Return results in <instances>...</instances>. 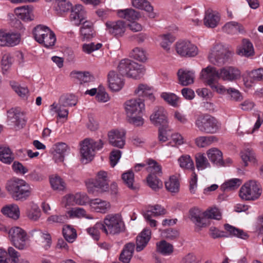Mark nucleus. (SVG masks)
<instances>
[{
    "label": "nucleus",
    "instance_id": "nucleus-37",
    "mask_svg": "<svg viewBox=\"0 0 263 263\" xmlns=\"http://www.w3.org/2000/svg\"><path fill=\"white\" fill-rule=\"evenodd\" d=\"M50 29L44 25H39L33 30L34 37L38 43L43 41L42 39L50 32Z\"/></svg>",
    "mask_w": 263,
    "mask_h": 263
},
{
    "label": "nucleus",
    "instance_id": "nucleus-34",
    "mask_svg": "<svg viewBox=\"0 0 263 263\" xmlns=\"http://www.w3.org/2000/svg\"><path fill=\"white\" fill-rule=\"evenodd\" d=\"M218 141L217 138L215 136H203L197 137L195 143L197 146L200 148L208 147L214 142Z\"/></svg>",
    "mask_w": 263,
    "mask_h": 263
},
{
    "label": "nucleus",
    "instance_id": "nucleus-23",
    "mask_svg": "<svg viewBox=\"0 0 263 263\" xmlns=\"http://www.w3.org/2000/svg\"><path fill=\"white\" fill-rule=\"evenodd\" d=\"M220 21V15L212 10L205 11L203 19V24L208 28H214L216 27Z\"/></svg>",
    "mask_w": 263,
    "mask_h": 263
},
{
    "label": "nucleus",
    "instance_id": "nucleus-46",
    "mask_svg": "<svg viewBox=\"0 0 263 263\" xmlns=\"http://www.w3.org/2000/svg\"><path fill=\"white\" fill-rule=\"evenodd\" d=\"M159 40L161 47L168 51L170 49V45L175 40V38L171 33H167L159 35Z\"/></svg>",
    "mask_w": 263,
    "mask_h": 263
},
{
    "label": "nucleus",
    "instance_id": "nucleus-21",
    "mask_svg": "<svg viewBox=\"0 0 263 263\" xmlns=\"http://www.w3.org/2000/svg\"><path fill=\"white\" fill-rule=\"evenodd\" d=\"M65 206L73 205L76 203L79 205L90 204V199L86 194L84 193H77L74 195H69L65 197Z\"/></svg>",
    "mask_w": 263,
    "mask_h": 263
},
{
    "label": "nucleus",
    "instance_id": "nucleus-27",
    "mask_svg": "<svg viewBox=\"0 0 263 263\" xmlns=\"http://www.w3.org/2000/svg\"><path fill=\"white\" fill-rule=\"evenodd\" d=\"M151 231L149 229H144L136 238V250L140 252L143 250L150 240Z\"/></svg>",
    "mask_w": 263,
    "mask_h": 263
},
{
    "label": "nucleus",
    "instance_id": "nucleus-18",
    "mask_svg": "<svg viewBox=\"0 0 263 263\" xmlns=\"http://www.w3.org/2000/svg\"><path fill=\"white\" fill-rule=\"evenodd\" d=\"M86 12L84 7L81 5H76L72 8L70 20L76 26H79L81 23L87 20Z\"/></svg>",
    "mask_w": 263,
    "mask_h": 263
},
{
    "label": "nucleus",
    "instance_id": "nucleus-12",
    "mask_svg": "<svg viewBox=\"0 0 263 263\" xmlns=\"http://www.w3.org/2000/svg\"><path fill=\"white\" fill-rule=\"evenodd\" d=\"M145 105L140 99H131L125 103V108L127 117H132L135 115L142 114L144 109Z\"/></svg>",
    "mask_w": 263,
    "mask_h": 263
},
{
    "label": "nucleus",
    "instance_id": "nucleus-25",
    "mask_svg": "<svg viewBox=\"0 0 263 263\" xmlns=\"http://www.w3.org/2000/svg\"><path fill=\"white\" fill-rule=\"evenodd\" d=\"M223 32L230 34H245L246 33L244 26L240 23L231 21L227 23L222 28Z\"/></svg>",
    "mask_w": 263,
    "mask_h": 263
},
{
    "label": "nucleus",
    "instance_id": "nucleus-39",
    "mask_svg": "<svg viewBox=\"0 0 263 263\" xmlns=\"http://www.w3.org/2000/svg\"><path fill=\"white\" fill-rule=\"evenodd\" d=\"M26 215L30 220L36 221L40 218L41 211L36 204L31 202L30 207L27 210Z\"/></svg>",
    "mask_w": 263,
    "mask_h": 263
},
{
    "label": "nucleus",
    "instance_id": "nucleus-36",
    "mask_svg": "<svg viewBox=\"0 0 263 263\" xmlns=\"http://www.w3.org/2000/svg\"><path fill=\"white\" fill-rule=\"evenodd\" d=\"M122 179L124 183L130 190L136 191L139 186L137 184H134V174L132 171H128L122 175Z\"/></svg>",
    "mask_w": 263,
    "mask_h": 263
},
{
    "label": "nucleus",
    "instance_id": "nucleus-49",
    "mask_svg": "<svg viewBox=\"0 0 263 263\" xmlns=\"http://www.w3.org/2000/svg\"><path fill=\"white\" fill-rule=\"evenodd\" d=\"M63 235L65 240L68 242H73L77 238L76 230L68 225L63 228Z\"/></svg>",
    "mask_w": 263,
    "mask_h": 263
},
{
    "label": "nucleus",
    "instance_id": "nucleus-9",
    "mask_svg": "<svg viewBox=\"0 0 263 263\" xmlns=\"http://www.w3.org/2000/svg\"><path fill=\"white\" fill-rule=\"evenodd\" d=\"M9 237L15 247L19 250L26 248V241L27 239L26 232L18 227L11 228L8 232Z\"/></svg>",
    "mask_w": 263,
    "mask_h": 263
},
{
    "label": "nucleus",
    "instance_id": "nucleus-2",
    "mask_svg": "<svg viewBox=\"0 0 263 263\" xmlns=\"http://www.w3.org/2000/svg\"><path fill=\"white\" fill-rule=\"evenodd\" d=\"M195 125L199 131L208 134H216L221 129V123L209 114L199 115L196 117Z\"/></svg>",
    "mask_w": 263,
    "mask_h": 263
},
{
    "label": "nucleus",
    "instance_id": "nucleus-6",
    "mask_svg": "<svg viewBox=\"0 0 263 263\" xmlns=\"http://www.w3.org/2000/svg\"><path fill=\"white\" fill-rule=\"evenodd\" d=\"M103 144L101 140L95 141L92 139H85L81 144L80 149L82 161L87 163L91 161L95 156V151L101 149Z\"/></svg>",
    "mask_w": 263,
    "mask_h": 263
},
{
    "label": "nucleus",
    "instance_id": "nucleus-8",
    "mask_svg": "<svg viewBox=\"0 0 263 263\" xmlns=\"http://www.w3.org/2000/svg\"><path fill=\"white\" fill-rule=\"evenodd\" d=\"M261 194L260 185L255 180H250L246 182L239 190V197L245 200H255Z\"/></svg>",
    "mask_w": 263,
    "mask_h": 263
},
{
    "label": "nucleus",
    "instance_id": "nucleus-29",
    "mask_svg": "<svg viewBox=\"0 0 263 263\" xmlns=\"http://www.w3.org/2000/svg\"><path fill=\"white\" fill-rule=\"evenodd\" d=\"M89 205L92 210L101 213H106L110 208L109 202L99 198L91 199Z\"/></svg>",
    "mask_w": 263,
    "mask_h": 263
},
{
    "label": "nucleus",
    "instance_id": "nucleus-28",
    "mask_svg": "<svg viewBox=\"0 0 263 263\" xmlns=\"http://www.w3.org/2000/svg\"><path fill=\"white\" fill-rule=\"evenodd\" d=\"M14 12L17 17L25 21L33 20V7L31 6H24L15 9Z\"/></svg>",
    "mask_w": 263,
    "mask_h": 263
},
{
    "label": "nucleus",
    "instance_id": "nucleus-52",
    "mask_svg": "<svg viewBox=\"0 0 263 263\" xmlns=\"http://www.w3.org/2000/svg\"><path fill=\"white\" fill-rule=\"evenodd\" d=\"M54 7L57 13L62 14L72 9V5L67 0H59L54 4Z\"/></svg>",
    "mask_w": 263,
    "mask_h": 263
},
{
    "label": "nucleus",
    "instance_id": "nucleus-47",
    "mask_svg": "<svg viewBox=\"0 0 263 263\" xmlns=\"http://www.w3.org/2000/svg\"><path fill=\"white\" fill-rule=\"evenodd\" d=\"M147 167L146 168L149 174L153 176H160L162 174L161 166L155 160L149 159L147 162Z\"/></svg>",
    "mask_w": 263,
    "mask_h": 263
},
{
    "label": "nucleus",
    "instance_id": "nucleus-60",
    "mask_svg": "<svg viewBox=\"0 0 263 263\" xmlns=\"http://www.w3.org/2000/svg\"><path fill=\"white\" fill-rule=\"evenodd\" d=\"M74 77L80 84L88 83L93 80V77L88 72L76 71L73 73Z\"/></svg>",
    "mask_w": 263,
    "mask_h": 263
},
{
    "label": "nucleus",
    "instance_id": "nucleus-13",
    "mask_svg": "<svg viewBox=\"0 0 263 263\" xmlns=\"http://www.w3.org/2000/svg\"><path fill=\"white\" fill-rule=\"evenodd\" d=\"M106 30L116 37L122 36L126 30V24L122 21H108L105 23Z\"/></svg>",
    "mask_w": 263,
    "mask_h": 263
},
{
    "label": "nucleus",
    "instance_id": "nucleus-43",
    "mask_svg": "<svg viewBox=\"0 0 263 263\" xmlns=\"http://www.w3.org/2000/svg\"><path fill=\"white\" fill-rule=\"evenodd\" d=\"M180 167L183 169L194 171L195 166L193 160L189 155H183L178 159Z\"/></svg>",
    "mask_w": 263,
    "mask_h": 263
},
{
    "label": "nucleus",
    "instance_id": "nucleus-32",
    "mask_svg": "<svg viewBox=\"0 0 263 263\" xmlns=\"http://www.w3.org/2000/svg\"><path fill=\"white\" fill-rule=\"evenodd\" d=\"M191 219L195 222L196 224L200 227H206L208 224V219L205 218L203 213L198 209H193L190 210Z\"/></svg>",
    "mask_w": 263,
    "mask_h": 263
},
{
    "label": "nucleus",
    "instance_id": "nucleus-38",
    "mask_svg": "<svg viewBox=\"0 0 263 263\" xmlns=\"http://www.w3.org/2000/svg\"><path fill=\"white\" fill-rule=\"evenodd\" d=\"M118 14L120 17L126 19L128 21H135L140 16L138 12L131 8L120 10L118 11Z\"/></svg>",
    "mask_w": 263,
    "mask_h": 263
},
{
    "label": "nucleus",
    "instance_id": "nucleus-17",
    "mask_svg": "<svg viewBox=\"0 0 263 263\" xmlns=\"http://www.w3.org/2000/svg\"><path fill=\"white\" fill-rule=\"evenodd\" d=\"M220 79L226 81H234L240 78L241 72L236 67L227 66L219 70Z\"/></svg>",
    "mask_w": 263,
    "mask_h": 263
},
{
    "label": "nucleus",
    "instance_id": "nucleus-35",
    "mask_svg": "<svg viewBox=\"0 0 263 263\" xmlns=\"http://www.w3.org/2000/svg\"><path fill=\"white\" fill-rule=\"evenodd\" d=\"M32 235L39 236L41 237L42 243V247L45 250H48L51 246L52 239L51 235L47 232H43L40 230H34L32 232Z\"/></svg>",
    "mask_w": 263,
    "mask_h": 263
},
{
    "label": "nucleus",
    "instance_id": "nucleus-59",
    "mask_svg": "<svg viewBox=\"0 0 263 263\" xmlns=\"http://www.w3.org/2000/svg\"><path fill=\"white\" fill-rule=\"evenodd\" d=\"M146 211H150L151 213V215L153 216H159L166 214V210L161 205L156 204L154 206L148 205L146 209Z\"/></svg>",
    "mask_w": 263,
    "mask_h": 263
},
{
    "label": "nucleus",
    "instance_id": "nucleus-16",
    "mask_svg": "<svg viewBox=\"0 0 263 263\" xmlns=\"http://www.w3.org/2000/svg\"><path fill=\"white\" fill-rule=\"evenodd\" d=\"M152 123L156 126H163L168 124L167 112L162 106H157L150 116Z\"/></svg>",
    "mask_w": 263,
    "mask_h": 263
},
{
    "label": "nucleus",
    "instance_id": "nucleus-54",
    "mask_svg": "<svg viewBox=\"0 0 263 263\" xmlns=\"http://www.w3.org/2000/svg\"><path fill=\"white\" fill-rule=\"evenodd\" d=\"M241 157L245 166L248 165V161L253 163L256 162L255 154L252 149H246L243 152L241 153Z\"/></svg>",
    "mask_w": 263,
    "mask_h": 263
},
{
    "label": "nucleus",
    "instance_id": "nucleus-33",
    "mask_svg": "<svg viewBox=\"0 0 263 263\" xmlns=\"http://www.w3.org/2000/svg\"><path fill=\"white\" fill-rule=\"evenodd\" d=\"M14 156L11 149L7 146H0V161L4 163L10 164L14 160Z\"/></svg>",
    "mask_w": 263,
    "mask_h": 263
},
{
    "label": "nucleus",
    "instance_id": "nucleus-7",
    "mask_svg": "<svg viewBox=\"0 0 263 263\" xmlns=\"http://www.w3.org/2000/svg\"><path fill=\"white\" fill-rule=\"evenodd\" d=\"M231 53L222 44L215 45L208 56L209 61L217 66L224 64L229 60Z\"/></svg>",
    "mask_w": 263,
    "mask_h": 263
},
{
    "label": "nucleus",
    "instance_id": "nucleus-53",
    "mask_svg": "<svg viewBox=\"0 0 263 263\" xmlns=\"http://www.w3.org/2000/svg\"><path fill=\"white\" fill-rule=\"evenodd\" d=\"M67 214L70 218H81L84 217L87 219H91L92 217L91 215H87L86 211L81 208H76L67 212Z\"/></svg>",
    "mask_w": 263,
    "mask_h": 263
},
{
    "label": "nucleus",
    "instance_id": "nucleus-20",
    "mask_svg": "<svg viewBox=\"0 0 263 263\" xmlns=\"http://www.w3.org/2000/svg\"><path fill=\"white\" fill-rule=\"evenodd\" d=\"M69 151V147L65 143H58L53 145L50 152L53 155V159L57 163L62 162L65 156Z\"/></svg>",
    "mask_w": 263,
    "mask_h": 263
},
{
    "label": "nucleus",
    "instance_id": "nucleus-22",
    "mask_svg": "<svg viewBox=\"0 0 263 263\" xmlns=\"http://www.w3.org/2000/svg\"><path fill=\"white\" fill-rule=\"evenodd\" d=\"M80 28V37L82 41H87L95 35L93 23L89 20H86L81 23Z\"/></svg>",
    "mask_w": 263,
    "mask_h": 263
},
{
    "label": "nucleus",
    "instance_id": "nucleus-44",
    "mask_svg": "<svg viewBox=\"0 0 263 263\" xmlns=\"http://www.w3.org/2000/svg\"><path fill=\"white\" fill-rule=\"evenodd\" d=\"M77 103V99L72 94L62 95L59 99V105L63 107L75 106Z\"/></svg>",
    "mask_w": 263,
    "mask_h": 263
},
{
    "label": "nucleus",
    "instance_id": "nucleus-14",
    "mask_svg": "<svg viewBox=\"0 0 263 263\" xmlns=\"http://www.w3.org/2000/svg\"><path fill=\"white\" fill-rule=\"evenodd\" d=\"M125 134L124 130H111L108 133L109 143L114 147L122 148L125 144Z\"/></svg>",
    "mask_w": 263,
    "mask_h": 263
},
{
    "label": "nucleus",
    "instance_id": "nucleus-24",
    "mask_svg": "<svg viewBox=\"0 0 263 263\" xmlns=\"http://www.w3.org/2000/svg\"><path fill=\"white\" fill-rule=\"evenodd\" d=\"M177 76L180 85L187 86L194 83L195 72L193 70L180 69L177 72Z\"/></svg>",
    "mask_w": 263,
    "mask_h": 263
},
{
    "label": "nucleus",
    "instance_id": "nucleus-11",
    "mask_svg": "<svg viewBox=\"0 0 263 263\" xmlns=\"http://www.w3.org/2000/svg\"><path fill=\"white\" fill-rule=\"evenodd\" d=\"M176 50L182 57H195L198 54V48L191 42L181 41L176 43Z\"/></svg>",
    "mask_w": 263,
    "mask_h": 263
},
{
    "label": "nucleus",
    "instance_id": "nucleus-15",
    "mask_svg": "<svg viewBox=\"0 0 263 263\" xmlns=\"http://www.w3.org/2000/svg\"><path fill=\"white\" fill-rule=\"evenodd\" d=\"M20 42L18 33L0 30V46H14Z\"/></svg>",
    "mask_w": 263,
    "mask_h": 263
},
{
    "label": "nucleus",
    "instance_id": "nucleus-55",
    "mask_svg": "<svg viewBox=\"0 0 263 263\" xmlns=\"http://www.w3.org/2000/svg\"><path fill=\"white\" fill-rule=\"evenodd\" d=\"M161 97L168 104L174 107H177L178 105L179 98L173 93L164 92L161 93Z\"/></svg>",
    "mask_w": 263,
    "mask_h": 263
},
{
    "label": "nucleus",
    "instance_id": "nucleus-50",
    "mask_svg": "<svg viewBox=\"0 0 263 263\" xmlns=\"http://www.w3.org/2000/svg\"><path fill=\"white\" fill-rule=\"evenodd\" d=\"M165 185L166 190L172 193H177L179 190V182L176 176H172L168 180L165 182Z\"/></svg>",
    "mask_w": 263,
    "mask_h": 263
},
{
    "label": "nucleus",
    "instance_id": "nucleus-26",
    "mask_svg": "<svg viewBox=\"0 0 263 263\" xmlns=\"http://www.w3.org/2000/svg\"><path fill=\"white\" fill-rule=\"evenodd\" d=\"M108 81L109 87L114 91H118L121 89L124 85L123 79L118 77L114 71H110L108 74Z\"/></svg>",
    "mask_w": 263,
    "mask_h": 263
},
{
    "label": "nucleus",
    "instance_id": "nucleus-64",
    "mask_svg": "<svg viewBox=\"0 0 263 263\" xmlns=\"http://www.w3.org/2000/svg\"><path fill=\"white\" fill-rule=\"evenodd\" d=\"M203 215L206 219L207 218H210L219 220L221 218V213L219 209L216 208H213L207 210L205 212H203Z\"/></svg>",
    "mask_w": 263,
    "mask_h": 263
},
{
    "label": "nucleus",
    "instance_id": "nucleus-48",
    "mask_svg": "<svg viewBox=\"0 0 263 263\" xmlns=\"http://www.w3.org/2000/svg\"><path fill=\"white\" fill-rule=\"evenodd\" d=\"M2 212L9 217L16 219L19 217L20 211L17 205L6 206L2 209Z\"/></svg>",
    "mask_w": 263,
    "mask_h": 263
},
{
    "label": "nucleus",
    "instance_id": "nucleus-31",
    "mask_svg": "<svg viewBox=\"0 0 263 263\" xmlns=\"http://www.w3.org/2000/svg\"><path fill=\"white\" fill-rule=\"evenodd\" d=\"M133 6L138 9L144 10L148 13V17L154 18L156 14L153 12V8L147 0H132Z\"/></svg>",
    "mask_w": 263,
    "mask_h": 263
},
{
    "label": "nucleus",
    "instance_id": "nucleus-40",
    "mask_svg": "<svg viewBox=\"0 0 263 263\" xmlns=\"http://www.w3.org/2000/svg\"><path fill=\"white\" fill-rule=\"evenodd\" d=\"M242 47L238 50V54L247 57L253 55L254 48L251 42L248 39H244L242 40Z\"/></svg>",
    "mask_w": 263,
    "mask_h": 263
},
{
    "label": "nucleus",
    "instance_id": "nucleus-1",
    "mask_svg": "<svg viewBox=\"0 0 263 263\" xmlns=\"http://www.w3.org/2000/svg\"><path fill=\"white\" fill-rule=\"evenodd\" d=\"M5 188L11 197L16 201H25L32 195V189L30 184L18 178L8 180Z\"/></svg>",
    "mask_w": 263,
    "mask_h": 263
},
{
    "label": "nucleus",
    "instance_id": "nucleus-61",
    "mask_svg": "<svg viewBox=\"0 0 263 263\" xmlns=\"http://www.w3.org/2000/svg\"><path fill=\"white\" fill-rule=\"evenodd\" d=\"M242 181L238 178L232 179L224 183L221 187L224 190L230 191L238 188L241 184Z\"/></svg>",
    "mask_w": 263,
    "mask_h": 263
},
{
    "label": "nucleus",
    "instance_id": "nucleus-56",
    "mask_svg": "<svg viewBox=\"0 0 263 263\" xmlns=\"http://www.w3.org/2000/svg\"><path fill=\"white\" fill-rule=\"evenodd\" d=\"M10 85L13 90L21 98H26L29 93V90L27 87L21 86L16 82L11 81Z\"/></svg>",
    "mask_w": 263,
    "mask_h": 263
},
{
    "label": "nucleus",
    "instance_id": "nucleus-4",
    "mask_svg": "<svg viewBox=\"0 0 263 263\" xmlns=\"http://www.w3.org/2000/svg\"><path fill=\"white\" fill-rule=\"evenodd\" d=\"M109 174L104 171H99L95 179H89L86 185L89 193L95 194L96 192L100 193L109 191Z\"/></svg>",
    "mask_w": 263,
    "mask_h": 263
},
{
    "label": "nucleus",
    "instance_id": "nucleus-42",
    "mask_svg": "<svg viewBox=\"0 0 263 263\" xmlns=\"http://www.w3.org/2000/svg\"><path fill=\"white\" fill-rule=\"evenodd\" d=\"M195 163L198 171H202L211 167V164L204 154L198 153L195 155Z\"/></svg>",
    "mask_w": 263,
    "mask_h": 263
},
{
    "label": "nucleus",
    "instance_id": "nucleus-41",
    "mask_svg": "<svg viewBox=\"0 0 263 263\" xmlns=\"http://www.w3.org/2000/svg\"><path fill=\"white\" fill-rule=\"evenodd\" d=\"M135 93L139 96L147 97L152 101L155 100L151 88L146 84H140L135 89Z\"/></svg>",
    "mask_w": 263,
    "mask_h": 263
},
{
    "label": "nucleus",
    "instance_id": "nucleus-45",
    "mask_svg": "<svg viewBox=\"0 0 263 263\" xmlns=\"http://www.w3.org/2000/svg\"><path fill=\"white\" fill-rule=\"evenodd\" d=\"M157 251L163 255L171 254L173 252V246L165 240H162L156 243Z\"/></svg>",
    "mask_w": 263,
    "mask_h": 263
},
{
    "label": "nucleus",
    "instance_id": "nucleus-58",
    "mask_svg": "<svg viewBox=\"0 0 263 263\" xmlns=\"http://www.w3.org/2000/svg\"><path fill=\"white\" fill-rule=\"evenodd\" d=\"M50 182L54 190L63 191L65 188V183L59 176H56L50 178Z\"/></svg>",
    "mask_w": 263,
    "mask_h": 263
},
{
    "label": "nucleus",
    "instance_id": "nucleus-51",
    "mask_svg": "<svg viewBox=\"0 0 263 263\" xmlns=\"http://www.w3.org/2000/svg\"><path fill=\"white\" fill-rule=\"evenodd\" d=\"M224 228L231 235L233 236H236L243 239H247L249 237V235L243 230L237 229L229 224H226L224 225Z\"/></svg>",
    "mask_w": 263,
    "mask_h": 263
},
{
    "label": "nucleus",
    "instance_id": "nucleus-19",
    "mask_svg": "<svg viewBox=\"0 0 263 263\" xmlns=\"http://www.w3.org/2000/svg\"><path fill=\"white\" fill-rule=\"evenodd\" d=\"M7 115L9 120H14L12 122L17 128H22L25 125L27 119L20 108H11L7 111Z\"/></svg>",
    "mask_w": 263,
    "mask_h": 263
},
{
    "label": "nucleus",
    "instance_id": "nucleus-63",
    "mask_svg": "<svg viewBox=\"0 0 263 263\" xmlns=\"http://www.w3.org/2000/svg\"><path fill=\"white\" fill-rule=\"evenodd\" d=\"M147 182L149 186L154 190H156L162 186V182L152 174H149L147 177Z\"/></svg>",
    "mask_w": 263,
    "mask_h": 263
},
{
    "label": "nucleus",
    "instance_id": "nucleus-30",
    "mask_svg": "<svg viewBox=\"0 0 263 263\" xmlns=\"http://www.w3.org/2000/svg\"><path fill=\"white\" fill-rule=\"evenodd\" d=\"M206 155L209 160L218 166H225V162L223 160L222 153L217 148L213 147L206 151Z\"/></svg>",
    "mask_w": 263,
    "mask_h": 263
},
{
    "label": "nucleus",
    "instance_id": "nucleus-5",
    "mask_svg": "<svg viewBox=\"0 0 263 263\" xmlns=\"http://www.w3.org/2000/svg\"><path fill=\"white\" fill-rule=\"evenodd\" d=\"M103 232L106 234L117 235L124 230V223L121 216L119 214L107 215L104 219Z\"/></svg>",
    "mask_w": 263,
    "mask_h": 263
},
{
    "label": "nucleus",
    "instance_id": "nucleus-10",
    "mask_svg": "<svg viewBox=\"0 0 263 263\" xmlns=\"http://www.w3.org/2000/svg\"><path fill=\"white\" fill-rule=\"evenodd\" d=\"M200 77L207 85L211 87L220 79L219 71L214 67L209 66L201 70Z\"/></svg>",
    "mask_w": 263,
    "mask_h": 263
},
{
    "label": "nucleus",
    "instance_id": "nucleus-3",
    "mask_svg": "<svg viewBox=\"0 0 263 263\" xmlns=\"http://www.w3.org/2000/svg\"><path fill=\"white\" fill-rule=\"evenodd\" d=\"M118 70L122 76L135 79H140L145 71L143 66L127 59H123L119 62Z\"/></svg>",
    "mask_w": 263,
    "mask_h": 263
},
{
    "label": "nucleus",
    "instance_id": "nucleus-57",
    "mask_svg": "<svg viewBox=\"0 0 263 263\" xmlns=\"http://www.w3.org/2000/svg\"><path fill=\"white\" fill-rule=\"evenodd\" d=\"M130 54L132 58L141 62H145L147 59L145 50L139 47L134 48Z\"/></svg>",
    "mask_w": 263,
    "mask_h": 263
},
{
    "label": "nucleus",
    "instance_id": "nucleus-62",
    "mask_svg": "<svg viewBox=\"0 0 263 263\" xmlns=\"http://www.w3.org/2000/svg\"><path fill=\"white\" fill-rule=\"evenodd\" d=\"M171 129L168 125L160 126L159 128L158 139L160 142H164L168 140V136Z\"/></svg>",
    "mask_w": 263,
    "mask_h": 263
}]
</instances>
